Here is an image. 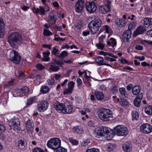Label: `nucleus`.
Here are the masks:
<instances>
[{
    "label": "nucleus",
    "mask_w": 152,
    "mask_h": 152,
    "mask_svg": "<svg viewBox=\"0 0 152 152\" xmlns=\"http://www.w3.org/2000/svg\"><path fill=\"white\" fill-rule=\"evenodd\" d=\"M8 41L12 47L17 48L21 43L22 38L19 33L13 32L10 34L8 38Z\"/></svg>",
    "instance_id": "1"
},
{
    "label": "nucleus",
    "mask_w": 152,
    "mask_h": 152,
    "mask_svg": "<svg viewBox=\"0 0 152 152\" xmlns=\"http://www.w3.org/2000/svg\"><path fill=\"white\" fill-rule=\"evenodd\" d=\"M102 24L101 20L99 18L95 17L89 23L88 27L91 34H94L99 31Z\"/></svg>",
    "instance_id": "2"
},
{
    "label": "nucleus",
    "mask_w": 152,
    "mask_h": 152,
    "mask_svg": "<svg viewBox=\"0 0 152 152\" xmlns=\"http://www.w3.org/2000/svg\"><path fill=\"white\" fill-rule=\"evenodd\" d=\"M98 115L99 118L103 121H109L110 118L113 117L109 109L104 108L99 110Z\"/></svg>",
    "instance_id": "3"
},
{
    "label": "nucleus",
    "mask_w": 152,
    "mask_h": 152,
    "mask_svg": "<svg viewBox=\"0 0 152 152\" xmlns=\"http://www.w3.org/2000/svg\"><path fill=\"white\" fill-rule=\"evenodd\" d=\"M61 140L58 138L54 137L50 139L47 142L48 147L54 151L61 145Z\"/></svg>",
    "instance_id": "4"
},
{
    "label": "nucleus",
    "mask_w": 152,
    "mask_h": 152,
    "mask_svg": "<svg viewBox=\"0 0 152 152\" xmlns=\"http://www.w3.org/2000/svg\"><path fill=\"white\" fill-rule=\"evenodd\" d=\"M115 134L118 136H126L129 133L127 127L123 125H117L114 128Z\"/></svg>",
    "instance_id": "5"
},
{
    "label": "nucleus",
    "mask_w": 152,
    "mask_h": 152,
    "mask_svg": "<svg viewBox=\"0 0 152 152\" xmlns=\"http://www.w3.org/2000/svg\"><path fill=\"white\" fill-rule=\"evenodd\" d=\"M10 60L15 64H18L20 62L21 56L17 52L14 50L10 52Z\"/></svg>",
    "instance_id": "6"
},
{
    "label": "nucleus",
    "mask_w": 152,
    "mask_h": 152,
    "mask_svg": "<svg viewBox=\"0 0 152 152\" xmlns=\"http://www.w3.org/2000/svg\"><path fill=\"white\" fill-rule=\"evenodd\" d=\"M20 121L18 118L14 117L11 119V126L15 131H18L20 130Z\"/></svg>",
    "instance_id": "7"
},
{
    "label": "nucleus",
    "mask_w": 152,
    "mask_h": 152,
    "mask_svg": "<svg viewBox=\"0 0 152 152\" xmlns=\"http://www.w3.org/2000/svg\"><path fill=\"white\" fill-rule=\"evenodd\" d=\"M48 105V103L46 101L39 102L37 104V110L39 112H44L47 109Z\"/></svg>",
    "instance_id": "8"
},
{
    "label": "nucleus",
    "mask_w": 152,
    "mask_h": 152,
    "mask_svg": "<svg viewBox=\"0 0 152 152\" xmlns=\"http://www.w3.org/2000/svg\"><path fill=\"white\" fill-rule=\"evenodd\" d=\"M50 10L49 7L46 5H45L44 7L39 6V8L37 9L34 8L33 10V12L36 13H39L40 15H44L45 12Z\"/></svg>",
    "instance_id": "9"
},
{
    "label": "nucleus",
    "mask_w": 152,
    "mask_h": 152,
    "mask_svg": "<svg viewBox=\"0 0 152 152\" xmlns=\"http://www.w3.org/2000/svg\"><path fill=\"white\" fill-rule=\"evenodd\" d=\"M84 7V0H78L75 6L76 12L78 13H81L83 11Z\"/></svg>",
    "instance_id": "10"
},
{
    "label": "nucleus",
    "mask_w": 152,
    "mask_h": 152,
    "mask_svg": "<svg viewBox=\"0 0 152 152\" xmlns=\"http://www.w3.org/2000/svg\"><path fill=\"white\" fill-rule=\"evenodd\" d=\"M86 8L87 11L90 13H93L96 11V7L94 1H91L86 3Z\"/></svg>",
    "instance_id": "11"
},
{
    "label": "nucleus",
    "mask_w": 152,
    "mask_h": 152,
    "mask_svg": "<svg viewBox=\"0 0 152 152\" xmlns=\"http://www.w3.org/2000/svg\"><path fill=\"white\" fill-rule=\"evenodd\" d=\"M140 130L142 132L144 133H149L152 132V127L148 124H143L141 126Z\"/></svg>",
    "instance_id": "12"
},
{
    "label": "nucleus",
    "mask_w": 152,
    "mask_h": 152,
    "mask_svg": "<svg viewBox=\"0 0 152 152\" xmlns=\"http://www.w3.org/2000/svg\"><path fill=\"white\" fill-rule=\"evenodd\" d=\"M73 110L72 103L69 101H66L65 102V107L63 110V113L68 114L72 113Z\"/></svg>",
    "instance_id": "13"
},
{
    "label": "nucleus",
    "mask_w": 152,
    "mask_h": 152,
    "mask_svg": "<svg viewBox=\"0 0 152 152\" xmlns=\"http://www.w3.org/2000/svg\"><path fill=\"white\" fill-rule=\"evenodd\" d=\"M54 106L55 109L60 113H63V110L65 107V103L64 104L56 102L54 103Z\"/></svg>",
    "instance_id": "14"
},
{
    "label": "nucleus",
    "mask_w": 152,
    "mask_h": 152,
    "mask_svg": "<svg viewBox=\"0 0 152 152\" xmlns=\"http://www.w3.org/2000/svg\"><path fill=\"white\" fill-rule=\"evenodd\" d=\"M132 34V31L130 30H127L125 31L122 36L123 40L124 41L128 42L131 37Z\"/></svg>",
    "instance_id": "15"
},
{
    "label": "nucleus",
    "mask_w": 152,
    "mask_h": 152,
    "mask_svg": "<svg viewBox=\"0 0 152 152\" xmlns=\"http://www.w3.org/2000/svg\"><path fill=\"white\" fill-rule=\"evenodd\" d=\"M26 129L28 132H31L34 129V123L33 121L29 119L25 123Z\"/></svg>",
    "instance_id": "16"
},
{
    "label": "nucleus",
    "mask_w": 152,
    "mask_h": 152,
    "mask_svg": "<svg viewBox=\"0 0 152 152\" xmlns=\"http://www.w3.org/2000/svg\"><path fill=\"white\" fill-rule=\"evenodd\" d=\"M145 31V29L144 27L142 26H140L134 32L133 36L136 37L137 35L142 34Z\"/></svg>",
    "instance_id": "17"
},
{
    "label": "nucleus",
    "mask_w": 152,
    "mask_h": 152,
    "mask_svg": "<svg viewBox=\"0 0 152 152\" xmlns=\"http://www.w3.org/2000/svg\"><path fill=\"white\" fill-rule=\"evenodd\" d=\"M99 9L101 13L105 14L110 11V7L109 5H104L100 6Z\"/></svg>",
    "instance_id": "18"
},
{
    "label": "nucleus",
    "mask_w": 152,
    "mask_h": 152,
    "mask_svg": "<svg viewBox=\"0 0 152 152\" xmlns=\"http://www.w3.org/2000/svg\"><path fill=\"white\" fill-rule=\"evenodd\" d=\"M93 135L95 137H99L100 136H102L101 127H98L96 128L94 130Z\"/></svg>",
    "instance_id": "19"
},
{
    "label": "nucleus",
    "mask_w": 152,
    "mask_h": 152,
    "mask_svg": "<svg viewBox=\"0 0 152 152\" xmlns=\"http://www.w3.org/2000/svg\"><path fill=\"white\" fill-rule=\"evenodd\" d=\"M94 94L96 98L98 100H102L104 97V94L103 92L97 91L94 92Z\"/></svg>",
    "instance_id": "20"
},
{
    "label": "nucleus",
    "mask_w": 152,
    "mask_h": 152,
    "mask_svg": "<svg viewBox=\"0 0 152 152\" xmlns=\"http://www.w3.org/2000/svg\"><path fill=\"white\" fill-rule=\"evenodd\" d=\"M19 92L20 94H24L23 95H25L29 92V89L27 87L25 86L22 89H17L15 90V92Z\"/></svg>",
    "instance_id": "21"
},
{
    "label": "nucleus",
    "mask_w": 152,
    "mask_h": 152,
    "mask_svg": "<svg viewBox=\"0 0 152 152\" xmlns=\"http://www.w3.org/2000/svg\"><path fill=\"white\" fill-rule=\"evenodd\" d=\"M72 129L74 132L77 134H81L83 132V129L80 126H74Z\"/></svg>",
    "instance_id": "22"
},
{
    "label": "nucleus",
    "mask_w": 152,
    "mask_h": 152,
    "mask_svg": "<svg viewBox=\"0 0 152 152\" xmlns=\"http://www.w3.org/2000/svg\"><path fill=\"white\" fill-rule=\"evenodd\" d=\"M96 64L100 66L103 65L104 64V58L100 56L97 57L95 59Z\"/></svg>",
    "instance_id": "23"
},
{
    "label": "nucleus",
    "mask_w": 152,
    "mask_h": 152,
    "mask_svg": "<svg viewBox=\"0 0 152 152\" xmlns=\"http://www.w3.org/2000/svg\"><path fill=\"white\" fill-rule=\"evenodd\" d=\"M143 24L145 27H148L152 25V18H147L143 20Z\"/></svg>",
    "instance_id": "24"
},
{
    "label": "nucleus",
    "mask_w": 152,
    "mask_h": 152,
    "mask_svg": "<svg viewBox=\"0 0 152 152\" xmlns=\"http://www.w3.org/2000/svg\"><path fill=\"white\" fill-rule=\"evenodd\" d=\"M50 53L49 51L43 52V57L42 58V60L43 61H48L50 60V58L49 57Z\"/></svg>",
    "instance_id": "25"
},
{
    "label": "nucleus",
    "mask_w": 152,
    "mask_h": 152,
    "mask_svg": "<svg viewBox=\"0 0 152 152\" xmlns=\"http://www.w3.org/2000/svg\"><path fill=\"white\" fill-rule=\"evenodd\" d=\"M107 44L109 46H111L113 48L116 45V42L114 38L111 37L107 42Z\"/></svg>",
    "instance_id": "26"
},
{
    "label": "nucleus",
    "mask_w": 152,
    "mask_h": 152,
    "mask_svg": "<svg viewBox=\"0 0 152 152\" xmlns=\"http://www.w3.org/2000/svg\"><path fill=\"white\" fill-rule=\"evenodd\" d=\"M140 88L139 85H135L132 88V93L134 95H137L140 93Z\"/></svg>",
    "instance_id": "27"
},
{
    "label": "nucleus",
    "mask_w": 152,
    "mask_h": 152,
    "mask_svg": "<svg viewBox=\"0 0 152 152\" xmlns=\"http://www.w3.org/2000/svg\"><path fill=\"white\" fill-rule=\"evenodd\" d=\"M17 146L20 149H23L25 148L26 144L24 140H20L18 141L17 143Z\"/></svg>",
    "instance_id": "28"
},
{
    "label": "nucleus",
    "mask_w": 152,
    "mask_h": 152,
    "mask_svg": "<svg viewBox=\"0 0 152 152\" xmlns=\"http://www.w3.org/2000/svg\"><path fill=\"white\" fill-rule=\"evenodd\" d=\"M112 56H106L104 58L105 60L107 61L113 62L116 61V59L118 58V57L112 54Z\"/></svg>",
    "instance_id": "29"
},
{
    "label": "nucleus",
    "mask_w": 152,
    "mask_h": 152,
    "mask_svg": "<svg viewBox=\"0 0 152 152\" xmlns=\"http://www.w3.org/2000/svg\"><path fill=\"white\" fill-rule=\"evenodd\" d=\"M145 113L148 115L152 114V105H149L145 106L144 107Z\"/></svg>",
    "instance_id": "30"
},
{
    "label": "nucleus",
    "mask_w": 152,
    "mask_h": 152,
    "mask_svg": "<svg viewBox=\"0 0 152 152\" xmlns=\"http://www.w3.org/2000/svg\"><path fill=\"white\" fill-rule=\"evenodd\" d=\"M15 80V79L14 78L11 79L10 80L8 81L7 83L5 85L4 88L7 89L10 88L14 85V82Z\"/></svg>",
    "instance_id": "31"
},
{
    "label": "nucleus",
    "mask_w": 152,
    "mask_h": 152,
    "mask_svg": "<svg viewBox=\"0 0 152 152\" xmlns=\"http://www.w3.org/2000/svg\"><path fill=\"white\" fill-rule=\"evenodd\" d=\"M59 68L58 66L54 64H51L50 65L49 69L52 72H56L59 70Z\"/></svg>",
    "instance_id": "32"
},
{
    "label": "nucleus",
    "mask_w": 152,
    "mask_h": 152,
    "mask_svg": "<svg viewBox=\"0 0 152 152\" xmlns=\"http://www.w3.org/2000/svg\"><path fill=\"white\" fill-rule=\"evenodd\" d=\"M133 120H137L139 118V114L136 110H133L132 113Z\"/></svg>",
    "instance_id": "33"
},
{
    "label": "nucleus",
    "mask_w": 152,
    "mask_h": 152,
    "mask_svg": "<svg viewBox=\"0 0 152 152\" xmlns=\"http://www.w3.org/2000/svg\"><path fill=\"white\" fill-rule=\"evenodd\" d=\"M101 129L102 136H106V134L110 132L109 128L107 127H101Z\"/></svg>",
    "instance_id": "34"
},
{
    "label": "nucleus",
    "mask_w": 152,
    "mask_h": 152,
    "mask_svg": "<svg viewBox=\"0 0 152 152\" xmlns=\"http://www.w3.org/2000/svg\"><path fill=\"white\" fill-rule=\"evenodd\" d=\"M37 100L36 96H34L29 98L27 104L30 105L36 102Z\"/></svg>",
    "instance_id": "35"
},
{
    "label": "nucleus",
    "mask_w": 152,
    "mask_h": 152,
    "mask_svg": "<svg viewBox=\"0 0 152 152\" xmlns=\"http://www.w3.org/2000/svg\"><path fill=\"white\" fill-rule=\"evenodd\" d=\"M141 99L142 98L140 97L139 96L135 98L134 101V104L136 106L138 107L140 106Z\"/></svg>",
    "instance_id": "36"
},
{
    "label": "nucleus",
    "mask_w": 152,
    "mask_h": 152,
    "mask_svg": "<svg viewBox=\"0 0 152 152\" xmlns=\"http://www.w3.org/2000/svg\"><path fill=\"white\" fill-rule=\"evenodd\" d=\"M119 91L123 97H127L128 96V94L124 88H120L119 89Z\"/></svg>",
    "instance_id": "37"
},
{
    "label": "nucleus",
    "mask_w": 152,
    "mask_h": 152,
    "mask_svg": "<svg viewBox=\"0 0 152 152\" xmlns=\"http://www.w3.org/2000/svg\"><path fill=\"white\" fill-rule=\"evenodd\" d=\"M49 91V87L46 86H42L40 90V92L42 94H46L48 93Z\"/></svg>",
    "instance_id": "38"
},
{
    "label": "nucleus",
    "mask_w": 152,
    "mask_h": 152,
    "mask_svg": "<svg viewBox=\"0 0 152 152\" xmlns=\"http://www.w3.org/2000/svg\"><path fill=\"white\" fill-rule=\"evenodd\" d=\"M43 34L44 36H49L50 35H52V33L48 29H44L43 30Z\"/></svg>",
    "instance_id": "39"
},
{
    "label": "nucleus",
    "mask_w": 152,
    "mask_h": 152,
    "mask_svg": "<svg viewBox=\"0 0 152 152\" xmlns=\"http://www.w3.org/2000/svg\"><path fill=\"white\" fill-rule=\"evenodd\" d=\"M120 104L122 106L129 105V103L128 101L126 99H121L120 102Z\"/></svg>",
    "instance_id": "40"
},
{
    "label": "nucleus",
    "mask_w": 152,
    "mask_h": 152,
    "mask_svg": "<svg viewBox=\"0 0 152 152\" xmlns=\"http://www.w3.org/2000/svg\"><path fill=\"white\" fill-rule=\"evenodd\" d=\"M115 145L109 143L107 144V150L109 151H113L115 149Z\"/></svg>",
    "instance_id": "41"
},
{
    "label": "nucleus",
    "mask_w": 152,
    "mask_h": 152,
    "mask_svg": "<svg viewBox=\"0 0 152 152\" xmlns=\"http://www.w3.org/2000/svg\"><path fill=\"white\" fill-rule=\"evenodd\" d=\"M75 83L72 81H71L69 82L67 84V87L70 89L72 91L74 90Z\"/></svg>",
    "instance_id": "42"
},
{
    "label": "nucleus",
    "mask_w": 152,
    "mask_h": 152,
    "mask_svg": "<svg viewBox=\"0 0 152 152\" xmlns=\"http://www.w3.org/2000/svg\"><path fill=\"white\" fill-rule=\"evenodd\" d=\"M54 152H67V150L65 148L60 147L54 151Z\"/></svg>",
    "instance_id": "43"
},
{
    "label": "nucleus",
    "mask_w": 152,
    "mask_h": 152,
    "mask_svg": "<svg viewBox=\"0 0 152 152\" xmlns=\"http://www.w3.org/2000/svg\"><path fill=\"white\" fill-rule=\"evenodd\" d=\"M136 23L134 22H132L130 23L128 26L129 29L128 30H130L133 29H134L135 28Z\"/></svg>",
    "instance_id": "44"
},
{
    "label": "nucleus",
    "mask_w": 152,
    "mask_h": 152,
    "mask_svg": "<svg viewBox=\"0 0 152 152\" xmlns=\"http://www.w3.org/2000/svg\"><path fill=\"white\" fill-rule=\"evenodd\" d=\"M111 92L113 94H116L118 92V87L117 86H113L111 89Z\"/></svg>",
    "instance_id": "45"
},
{
    "label": "nucleus",
    "mask_w": 152,
    "mask_h": 152,
    "mask_svg": "<svg viewBox=\"0 0 152 152\" xmlns=\"http://www.w3.org/2000/svg\"><path fill=\"white\" fill-rule=\"evenodd\" d=\"M86 152H99V150L96 148H93L87 149Z\"/></svg>",
    "instance_id": "46"
},
{
    "label": "nucleus",
    "mask_w": 152,
    "mask_h": 152,
    "mask_svg": "<svg viewBox=\"0 0 152 152\" xmlns=\"http://www.w3.org/2000/svg\"><path fill=\"white\" fill-rule=\"evenodd\" d=\"M124 150L126 152H130V148L129 146L127 145L124 144L123 146Z\"/></svg>",
    "instance_id": "47"
},
{
    "label": "nucleus",
    "mask_w": 152,
    "mask_h": 152,
    "mask_svg": "<svg viewBox=\"0 0 152 152\" xmlns=\"http://www.w3.org/2000/svg\"><path fill=\"white\" fill-rule=\"evenodd\" d=\"M72 90L70 89H69L68 88H65L63 91V94H71L72 93Z\"/></svg>",
    "instance_id": "48"
},
{
    "label": "nucleus",
    "mask_w": 152,
    "mask_h": 152,
    "mask_svg": "<svg viewBox=\"0 0 152 152\" xmlns=\"http://www.w3.org/2000/svg\"><path fill=\"white\" fill-rule=\"evenodd\" d=\"M69 142L73 145H77L78 144V142L76 140H74L71 137L69 138Z\"/></svg>",
    "instance_id": "49"
},
{
    "label": "nucleus",
    "mask_w": 152,
    "mask_h": 152,
    "mask_svg": "<svg viewBox=\"0 0 152 152\" xmlns=\"http://www.w3.org/2000/svg\"><path fill=\"white\" fill-rule=\"evenodd\" d=\"M147 40L141 39H137L135 40V42L136 44H144L146 42Z\"/></svg>",
    "instance_id": "50"
},
{
    "label": "nucleus",
    "mask_w": 152,
    "mask_h": 152,
    "mask_svg": "<svg viewBox=\"0 0 152 152\" xmlns=\"http://www.w3.org/2000/svg\"><path fill=\"white\" fill-rule=\"evenodd\" d=\"M68 54V52L66 51H63L61 53L60 57L61 58H64L67 56Z\"/></svg>",
    "instance_id": "51"
},
{
    "label": "nucleus",
    "mask_w": 152,
    "mask_h": 152,
    "mask_svg": "<svg viewBox=\"0 0 152 152\" xmlns=\"http://www.w3.org/2000/svg\"><path fill=\"white\" fill-rule=\"evenodd\" d=\"M99 54L101 55H103L104 56H105V57L107 56H112L111 53L109 52H104L102 51H100Z\"/></svg>",
    "instance_id": "52"
},
{
    "label": "nucleus",
    "mask_w": 152,
    "mask_h": 152,
    "mask_svg": "<svg viewBox=\"0 0 152 152\" xmlns=\"http://www.w3.org/2000/svg\"><path fill=\"white\" fill-rule=\"evenodd\" d=\"M104 137H106L107 140H110L113 137V134L111 133L110 132Z\"/></svg>",
    "instance_id": "53"
},
{
    "label": "nucleus",
    "mask_w": 152,
    "mask_h": 152,
    "mask_svg": "<svg viewBox=\"0 0 152 152\" xmlns=\"http://www.w3.org/2000/svg\"><path fill=\"white\" fill-rule=\"evenodd\" d=\"M48 84L49 85H52L54 84L55 83V80L54 78H51L48 79L47 80Z\"/></svg>",
    "instance_id": "54"
},
{
    "label": "nucleus",
    "mask_w": 152,
    "mask_h": 152,
    "mask_svg": "<svg viewBox=\"0 0 152 152\" xmlns=\"http://www.w3.org/2000/svg\"><path fill=\"white\" fill-rule=\"evenodd\" d=\"M5 33V28H1L0 29V38H3Z\"/></svg>",
    "instance_id": "55"
},
{
    "label": "nucleus",
    "mask_w": 152,
    "mask_h": 152,
    "mask_svg": "<svg viewBox=\"0 0 152 152\" xmlns=\"http://www.w3.org/2000/svg\"><path fill=\"white\" fill-rule=\"evenodd\" d=\"M102 28L105 33H109L110 32V28L107 26L104 25L102 27Z\"/></svg>",
    "instance_id": "56"
},
{
    "label": "nucleus",
    "mask_w": 152,
    "mask_h": 152,
    "mask_svg": "<svg viewBox=\"0 0 152 152\" xmlns=\"http://www.w3.org/2000/svg\"><path fill=\"white\" fill-rule=\"evenodd\" d=\"M5 28V25L3 19L0 18V29Z\"/></svg>",
    "instance_id": "57"
},
{
    "label": "nucleus",
    "mask_w": 152,
    "mask_h": 152,
    "mask_svg": "<svg viewBox=\"0 0 152 152\" xmlns=\"http://www.w3.org/2000/svg\"><path fill=\"white\" fill-rule=\"evenodd\" d=\"M64 63H65L64 62V61L63 60L56 61L55 62V64H56L60 66H62V65H64Z\"/></svg>",
    "instance_id": "58"
},
{
    "label": "nucleus",
    "mask_w": 152,
    "mask_h": 152,
    "mask_svg": "<svg viewBox=\"0 0 152 152\" xmlns=\"http://www.w3.org/2000/svg\"><path fill=\"white\" fill-rule=\"evenodd\" d=\"M33 152H45V151L40 148H35L33 149Z\"/></svg>",
    "instance_id": "59"
},
{
    "label": "nucleus",
    "mask_w": 152,
    "mask_h": 152,
    "mask_svg": "<svg viewBox=\"0 0 152 152\" xmlns=\"http://www.w3.org/2000/svg\"><path fill=\"white\" fill-rule=\"evenodd\" d=\"M48 18L52 21H53L54 23H55L57 19V17L55 15L49 16L48 17Z\"/></svg>",
    "instance_id": "60"
},
{
    "label": "nucleus",
    "mask_w": 152,
    "mask_h": 152,
    "mask_svg": "<svg viewBox=\"0 0 152 152\" xmlns=\"http://www.w3.org/2000/svg\"><path fill=\"white\" fill-rule=\"evenodd\" d=\"M36 67L39 70H42L45 68V66L40 64H38L36 65Z\"/></svg>",
    "instance_id": "61"
},
{
    "label": "nucleus",
    "mask_w": 152,
    "mask_h": 152,
    "mask_svg": "<svg viewBox=\"0 0 152 152\" xmlns=\"http://www.w3.org/2000/svg\"><path fill=\"white\" fill-rule=\"evenodd\" d=\"M51 44L48 45L47 44H44L42 45V47L43 48L50 50L51 49Z\"/></svg>",
    "instance_id": "62"
},
{
    "label": "nucleus",
    "mask_w": 152,
    "mask_h": 152,
    "mask_svg": "<svg viewBox=\"0 0 152 152\" xmlns=\"http://www.w3.org/2000/svg\"><path fill=\"white\" fill-rule=\"evenodd\" d=\"M96 47L99 49H103L104 48V45L101 43H99L96 44Z\"/></svg>",
    "instance_id": "63"
},
{
    "label": "nucleus",
    "mask_w": 152,
    "mask_h": 152,
    "mask_svg": "<svg viewBox=\"0 0 152 152\" xmlns=\"http://www.w3.org/2000/svg\"><path fill=\"white\" fill-rule=\"evenodd\" d=\"M5 129L4 126L2 124H0V134L4 132Z\"/></svg>",
    "instance_id": "64"
}]
</instances>
